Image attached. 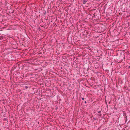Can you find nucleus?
Returning a JSON list of instances; mask_svg holds the SVG:
<instances>
[{
  "instance_id": "obj_10",
  "label": "nucleus",
  "mask_w": 130,
  "mask_h": 130,
  "mask_svg": "<svg viewBox=\"0 0 130 130\" xmlns=\"http://www.w3.org/2000/svg\"><path fill=\"white\" fill-rule=\"evenodd\" d=\"M85 104H86L87 103V102L86 101H85Z\"/></svg>"
},
{
  "instance_id": "obj_5",
  "label": "nucleus",
  "mask_w": 130,
  "mask_h": 130,
  "mask_svg": "<svg viewBox=\"0 0 130 130\" xmlns=\"http://www.w3.org/2000/svg\"><path fill=\"white\" fill-rule=\"evenodd\" d=\"M93 119L94 120H97V119H96V118H94V117L93 118Z\"/></svg>"
},
{
  "instance_id": "obj_11",
  "label": "nucleus",
  "mask_w": 130,
  "mask_h": 130,
  "mask_svg": "<svg viewBox=\"0 0 130 130\" xmlns=\"http://www.w3.org/2000/svg\"><path fill=\"white\" fill-rule=\"evenodd\" d=\"M128 68L129 69V68H130V66H129L128 67Z\"/></svg>"
},
{
  "instance_id": "obj_7",
  "label": "nucleus",
  "mask_w": 130,
  "mask_h": 130,
  "mask_svg": "<svg viewBox=\"0 0 130 130\" xmlns=\"http://www.w3.org/2000/svg\"><path fill=\"white\" fill-rule=\"evenodd\" d=\"M101 112V111H99L98 112V113H100Z\"/></svg>"
},
{
  "instance_id": "obj_2",
  "label": "nucleus",
  "mask_w": 130,
  "mask_h": 130,
  "mask_svg": "<svg viewBox=\"0 0 130 130\" xmlns=\"http://www.w3.org/2000/svg\"><path fill=\"white\" fill-rule=\"evenodd\" d=\"M4 39V37L2 36H0V40L3 39Z\"/></svg>"
},
{
  "instance_id": "obj_4",
  "label": "nucleus",
  "mask_w": 130,
  "mask_h": 130,
  "mask_svg": "<svg viewBox=\"0 0 130 130\" xmlns=\"http://www.w3.org/2000/svg\"><path fill=\"white\" fill-rule=\"evenodd\" d=\"M25 89H27L28 88V86H26L25 87Z\"/></svg>"
},
{
  "instance_id": "obj_12",
  "label": "nucleus",
  "mask_w": 130,
  "mask_h": 130,
  "mask_svg": "<svg viewBox=\"0 0 130 130\" xmlns=\"http://www.w3.org/2000/svg\"><path fill=\"white\" fill-rule=\"evenodd\" d=\"M110 102H111L110 101L109 102H108V103L109 104L110 103Z\"/></svg>"
},
{
  "instance_id": "obj_13",
  "label": "nucleus",
  "mask_w": 130,
  "mask_h": 130,
  "mask_svg": "<svg viewBox=\"0 0 130 130\" xmlns=\"http://www.w3.org/2000/svg\"><path fill=\"white\" fill-rule=\"evenodd\" d=\"M104 118V117H102V118Z\"/></svg>"
},
{
  "instance_id": "obj_3",
  "label": "nucleus",
  "mask_w": 130,
  "mask_h": 130,
  "mask_svg": "<svg viewBox=\"0 0 130 130\" xmlns=\"http://www.w3.org/2000/svg\"><path fill=\"white\" fill-rule=\"evenodd\" d=\"M96 115H97L98 116H99V117H101V116L102 114L101 113H99V114H96Z\"/></svg>"
},
{
  "instance_id": "obj_8",
  "label": "nucleus",
  "mask_w": 130,
  "mask_h": 130,
  "mask_svg": "<svg viewBox=\"0 0 130 130\" xmlns=\"http://www.w3.org/2000/svg\"><path fill=\"white\" fill-rule=\"evenodd\" d=\"M89 67H88V68L87 70V71H88L89 70Z\"/></svg>"
},
{
  "instance_id": "obj_6",
  "label": "nucleus",
  "mask_w": 130,
  "mask_h": 130,
  "mask_svg": "<svg viewBox=\"0 0 130 130\" xmlns=\"http://www.w3.org/2000/svg\"><path fill=\"white\" fill-rule=\"evenodd\" d=\"M57 109H58V107H56L55 109H56V110H57Z\"/></svg>"
},
{
  "instance_id": "obj_1",
  "label": "nucleus",
  "mask_w": 130,
  "mask_h": 130,
  "mask_svg": "<svg viewBox=\"0 0 130 130\" xmlns=\"http://www.w3.org/2000/svg\"><path fill=\"white\" fill-rule=\"evenodd\" d=\"M88 1V0H83L82 3L83 4H85Z\"/></svg>"
},
{
  "instance_id": "obj_9",
  "label": "nucleus",
  "mask_w": 130,
  "mask_h": 130,
  "mask_svg": "<svg viewBox=\"0 0 130 130\" xmlns=\"http://www.w3.org/2000/svg\"><path fill=\"white\" fill-rule=\"evenodd\" d=\"M82 100H84V98H82Z\"/></svg>"
}]
</instances>
